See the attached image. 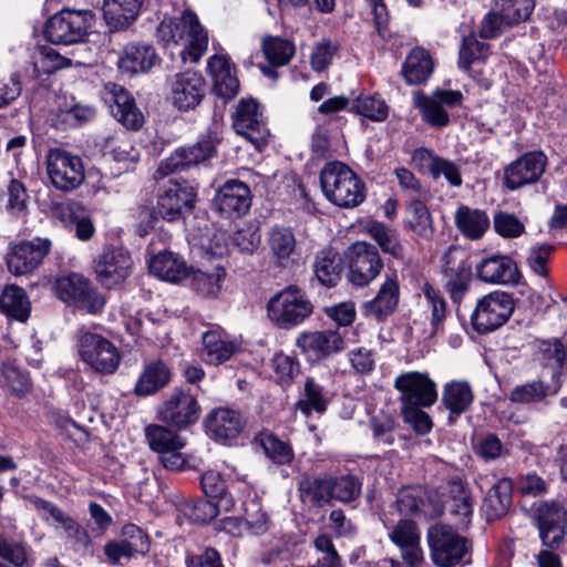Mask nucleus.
Returning <instances> with one entry per match:
<instances>
[{
	"mask_svg": "<svg viewBox=\"0 0 567 567\" xmlns=\"http://www.w3.org/2000/svg\"><path fill=\"white\" fill-rule=\"evenodd\" d=\"M330 484L332 485V501L350 503L357 499L361 494L362 483L352 474L341 476L330 475Z\"/></svg>",
	"mask_w": 567,
	"mask_h": 567,
	"instance_id": "864d4df0",
	"label": "nucleus"
},
{
	"mask_svg": "<svg viewBox=\"0 0 567 567\" xmlns=\"http://www.w3.org/2000/svg\"><path fill=\"white\" fill-rule=\"evenodd\" d=\"M313 267L320 284L327 287H334L341 279L344 262L336 250L326 249L317 255Z\"/></svg>",
	"mask_w": 567,
	"mask_h": 567,
	"instance_id": "ea45409f",
	"label": "nucleus"
},
{
	"mask_svg": "<svg viewBox=\"0 0 567 567\" xmlns=\"http://www.w3.org/2000/svg\"><path fill=\"white\" fill-rule=\"evenodd\" d=\"M320 185L326 198L336 206L353 208L365 198V185L344 163L328 162L320 171Z\"/></svg>",
	"mask_w": 567,
	"mask_h": 567,
	"instance_id": "f03ea898",
	"label": "nucleus"
},
{
	"mask_svg": "<svg viewBox=\"0 0 567 567\" xmlns=\"http://www.w3.org/2000/svg\"><path fill=\"white\" fill-rule=\"evenodd\" d=\"M269 255L279 266H287L297 251V238L290 227L275 225L266 238Z\"/></svg>",
	"mask_w": 567,
	"mask_h": 567,
	"instance_id": "c756f323",
	"label": "nucleus"
},
{
	"mask_svg": "<svg viewBox=\"0 0 567 567\" xmlns=\"http://www.w3.org/2000/svg\"><path fill=\"white\" fill-rule=\"evenodd\" d=\"M55 293L62 301L90 313H99L105 306L103 295L79 274L59 278L55 281Z\"/></svg>",
	"mask_w": 567,
	"mask_h": 567,
	"instance_id": "6e6552de",
	"label": "nucleus"
},
{
	"mask_svg": "<svg viewBox=\"0 0 567 567\" xmlns=\"http://www.w3.org/2000/svg\"><path fill=\"white\" fill-rule=\"evenodd\" d=\"M203 492L220 504L224 512H229L234 506V499L227 491L226 481L220 473L207 471L200 477Z\"/></svg>",
	"mask_w": 567,
	"mask_h": 567,
	"instance_id": "de8ad7c7",
	"label": "nucleus"
},
{
	"mask_svg": "<svg viewBox=\"0 0 567 567\" xmlns=\"http://www.w3.org/2000/svg\"><path fill=\"white\" fill-rule=\"evenodd\" d=\"M501 18L505 24H514L526 20L535 6V0H496Z\"/></svg>",
	"mask_w": 567,
	"mask_h": 567,
	"instance_id": "4d7b16f0",
	"label": "nucleus"
},
{
	"mask_svg": "<svg viewBox=\"0 0 567 567\" xmlns=\"http://www.w3.org/2000/svg\"><path fill=\"white\" fill-rule=\"evenodd\" d=\"M47 173L52 185L69 193L79 188L84 179V165L78 155L53 148L47 155Z\"/></svg>",
	"mask_w": 567,
	"mask_h": 567,
	"instance_id": "0eeeda50",
	"label": "nucleus"
},
{
	"mask_svg": "<svg viewBox=\"0 0 567 567\" xmlns=\"http://www.w3.org/2000/svg\"><path fill=\"white\" fill-rule=\"evenodd\" d=\"M93 19L90 10H61L47 21L44 35L54 44L79 43L87 35Z\"/></svg>",
	"mask_w": 567,
	"mask_h": 567,
	"instance_id": "39448f33",
	"label": "nucleus"
},
{
	"mask_svg": "<svg viewBox=\"0 0 567 567\" xmlns=\"http://www.w3.org/2000/svg\"><path fill=\"white\" fill-rule=\"evenodd\" d=\"M207 70L214 82L215 93L225 100L235 97L239 90V81L234 65L225 55H213L208 59Z\"/></svg>",
	"mask_w": 567,
	"mask_h": 567,
	"instance_id": "a878e982",
	"label": "nucleus"
},
{
	"mask_svg": "<svg viewBox=\"0 0 567 567\" xmlns=\"http://www.w3.org/2000/svg\"><path fill=\"white\" fill-rule=\"evenodd\" d=\"M350 110L372 121L381 122L388 116V105L379 95L361 94L352 101Z\"/></svg>",
	"mask_w": 567,
	"mask_h": 567,
	"instance_id": "603ef678",
	"label": "nucleus"
},
{
	"mask_svg": "<svg viewBox=\"0 0 567 567\" xmlns=\"http://www.w3.org/2000/svg\"><path fill=\"white\" fill-rule=\"evenodd\" d=\"M494 230L503 238H518L525 233V224L514 214L498 212L493 217Z\"/></svg>",
	"mask_w": 567,
	"mask_h": 567,
	"instance_id": "680f3d73",
	"label": "nucleus"
},
{
	"mask_svg": "<svg viewBox=\"0 0 567 567\" xmlns=\"http://www.w3.org/2000/svg\"><path fill=\"white\" fill-rule=\"evenodd\" d=\"M143 0H106L104 18L113 30L127 28L137 17Z\"/></svg>",
	"mask_w": 567,
	"mask_h": 567,
	"instance_id": "58836bf2",
	"label": "nucleus"
},
{
	"mask_svg": "<svg viewBox=\"0 0 567 567\" xmlns=\"http://www.w3.org/2000/svg\"><path fill=\"white\" fill-rule=\"evenodd\" d=\"M474 401V392L465 380H453L444 384L441 402L449 411V422L465 413Z\"/></svg>",
	"mask_w": 567,
	"mask_h": 567,
	"instance_id": "cd10ccee",
	"label": "nucleus"
},
{
	"mask_svg": "<svg viewBox=\"0 0 567 567\" xmlns=\"http://www.w3.org/2000/svg\"><path fill=\"white\" fill-rule=\"evenodd\" d=\"M214 205L219 215L227 219H237L246 215L251 206L249 186L238 179H228L219 186Z\"/></svg>",
	"mask_w": 567,
	"mask_h": 567,
	"instance_id": "dca6fc26",
	"label": "nucleus"
},
{
	"mask_svg": "<svg viewBox=\"0 0 567 567\" xmlns=\"http://www.w3.org/2000/svg\"><path fill=\"white\" fill-rule=\"evenodd\" d=\"M184 514L194 523H207L223 511L219 503L198 498L183 505Z\"/></svg>",
	"mask_w": 567,
	"mask_h": 567,
	"instance_id": "13d9d810",
	"label": "nucleus"
},
{
	"mask_svg": "<svg viewBox=\"0 0 567 567\" xmlns=\"http://www.w3.org/2000/svg\"><path fill=\"white\" fill-rule=\"evenodd\" d=\"M414 104L415 107L419 109L422 118L431 126L434 127H445L450 123V117L447 112L444 110L442 105H440L439 101L425 95L421 92H417L414 95Z\"/></svg>",
	"mask_w": 567,
	"mask_h": 567,
	"instance_id": "3c124183",
	"label": "nucleus"
},
{
	"mask_svg": "<svg viewBox=\"0 0 567 567\" xmlns=\"http://www.w3.org/2000/svg\"><path fill=\"white\" fill-rule=\"evenodd\" d=\"M328 399L323 388L312 378H308L303 385V398L296 403V409L305 416L311 412L322 413L327 410Z\"/></svg>",
	"mask_w": 567,
	"mask_h": 567,
	"instance_id": "8fccbe9b",
	"label": "nucleus"
},
{
	"mask_svg": "<svg viewBox=\"0 0 567 567\" xmlns=\"http://www.w3.org/2000/svg\"><path fill=\"white\" fill-rule=\"evenodd\" d=\"M312 312L313 305L306 293L295 286L279 291L267 303L268 318L281 329L300 324Z\"/></svg>",
	"mask_w": 567,
	"mask_h": 567,
	"instance_id": "20e7f679",
	"label": "nucleus"
},
{
	"mask_svg": "<svg viewBox=\"0 0 567 567\" xmlns=\"http://www.w3.org/2000/svg\"><path fill=\"white\" fill-rule=\"evenodd\" d=\"M561 388V381L545 383L542 380H534L513 388L509 393V401L515 404H536L546 401L547 396L556 395Z\"/></svg>",
	"mask_w": 567,
	"mask_h": 567,
	"instance_id": "473e14b6",
	"label": "nucleus"
},
{
	"mask_svg": "<svg viewBox=\"0 0 567 567\" xmlns=\"http://www.w3.org/2000/svg\"><path fill=\"white\" fill-rule=\"evenodd\" d=\"M0 310L19 321H25L30 315V301L25 291L14 285L7 286L0 296Z\"/></svg>",
	"mask_w": 567,
	"mask_h": 567,
	"instance_id": "37998d69",
	"label": "nucleus"
},
{
	"mask_svg": "<svg viewBox=\"0 0 567 567\" xmlns=\"http://www.w3.org/2000/svg\"><path fill=\"white\" fill-rule=\"evenodd\" d=\"M169 85L172 103L179 111L194 110L205 96L206 82L196 71L174 74Z\"/></svg>",
	"mask_w": 567,
	"mask_h": 567,
	"instance_id": "6ab92c4d",
	"label": "nucleus"
},
{
	"mask_svg": "<svg viewBox=\"0 0 567 567\" xmlns=\"http://www.w3.org/2000/svg\"><path fill=\"white\" fill-rule=\"evenodd\" d=\"M79 353L83 362L100 374H113L121 363L117 347L97 333L86 332L81 337Z\"/></svg>",
	"mask_w": 567,
	"mask_h": 567,
	"instance_id": "1a4fd4ad",
	"label": "nucleus"
},
{
	"mask_svg": "<svg viewBox=\"0 0 567 567\" xmlns=\"http://www.w3.org/2000/svg\"><path fill=\"white\" fill-rule=\"evenodd\" d=\"M216 145L217 140L208 137L192 146L176 150L168 158L161 162L155 171V177L162 178L171 173L212 158L216 154Z\"/></svg>",
	"mask_w": 567,
	"mask_h": 567,
	"instance_id": "aec40b11",
	"label": "nucleus"
},
{
	"mask_svg": "<svg viewBox=\"0 0 567 567\" xmlns=\"http://www.w3.org/2000/svg\"><path fill=\"white\" fill-rule=\"evenodd\" d=\"M0 558L11 563L16 567H22L27 563L28 556L21 543L10 540L0 533Z\"/></svg>",
	"mask_w": 567,
	"mask_h": 567,
	"instance_id": "338daca9",
	"label": "nucleus"
},
{
	"mask_svg": "<svg viewBox=\"0 0 567 567\" xmlns=\"http://www.w3.org/2000/svg\"><path fill=\"white\" fill-rule=\"evenodd\" d=\"M144 436L148 447L158 455L184 447L183 439L175 431L161 424L145 426Z\"/></svg>",
	"mask_w": 567,
	"mask_h": 567,
	"instance_id": "79ce46f5",
	"label": "nucleus"
},
{
	"mask_svg": "<svg viewBox=\"0 0 567 567\" xmlns=\"http://www.w3.org/2000/svg\"><path fill=\"white\" fill-rule=\"evenodd\" d=\"M476 275L481 281L488 284H514L518 270L509 257L492 256L477 264Z\"/></svg>",
	"mask_w": 567,
	"mask_h": 567,
	"instance_id": "c85d7f7f",
	"label": "nucleus"
},
{
	"mask_svg": "<svg viewBox=\"0 0 567 567\" xmlns=\"http://www.w3.org/2000/svg\"><path fill=\"white\" fill-rule=\"evenodd\" d=\"M299 497L309 507H323L332 502L330 475H305L298 482Z\"/></svg>",
	"mask_w": 567,
	"mask_h": 567,
	"instance_id": "7c9ffc66",
	"label": "nucleus"
},
{
	"mask_svg": "<svg viewBox=\"0 0 567 567\" xmlns=\"http://www.w3.org/2000/svg\"><path fill=\"white\" fill-rule=\"evenodd\" d=\"M426 542L436 567H466L472 564L473 544L454 527L435 524L429 527Z\"/></svg>",
	"mask_w": 567,
	"mask_h": 567,
	"instance_id": "7ed1b4c3",
	"label": "nucleus"
},
{
	"mask_svg": "<svg viewBox=\"0 0 567 567\" xmlns=\"http://www.w3.org/2000/svg\"><path fill=\"white\" fill-rule=\"evenodd\" d=\"M2 375L7 386L17 395L22 396L30 392L31 382L29 375L12 362L3 363Z\"/></svg>",
	"mask_w": 567,
	"mask_h": 567,
	"instance_id": "0e129e2a",
	"label": "nucleus"
},
{
	"mask_svg": "<svg viewBox=\"0 0 567 567\" xmlns=\"http://www.w3.org/2000/svg\"><path fill=\"white\" fill-rule=\"evenodd\" d=\"M260 444L265 454L276 464H289L293 460L291 446L272 434L261 436Z\"/></svg>",
	"mask_w": 567,
	"mask_h": 567,
	"instance_id": "bf43d9fd",
	"label": "nucleus"
},
{
	"mask_svg": "<svg viewBox=\"0 0 567 567\" xmlns=\"http://www.w3.org/2000/svg\"><path fill=\"white\" fill-rule=\"evenodd\" d=\"M297 346L312 360H322L344 347L341 334L334 330L303 332L297 339Z\"/></svg>",
	"mask_w": 567,
	"mask_h": 567,
	"instance_id": "b1692460",
	"label": "nucleus"
},
{
	"mask_svg": "<svg viewBox=\"0 0 567 567\" xmlns=\"http://www.w3.org/2000/svg\"><path fill=\"white\" fill-rule=\"evenodd\" d=\"M233 126L237 134L257 148H260L269 136L264 116L254 99H243L238 102L233 114Z\"/></svg>",
	"mask_w": 567,
	"mask_h": 567,
	"instance_id": "2eb2a0df",
	"label": "nucleus"
},
{
	"mask_svg": "<svg viewBox=\"0 0 567 567\" xmlns=\"http://www.w3.org/2000/svg\"><path fill=\"white\" fill-rule=\"evenodd\" d=\"M454 223L461 234L471 240L482 238L489 228L487 214L482 209L471 208L466 205L456 209Z\"/></svg>",
	"mask_w": 567,
	"mask_h": 567,
	"instance_id": "e433bc0d",
	"label": "nucleus"
},
{
	"mask_svg": "<svg viewBox=\"0 0 567 567\" xmlns=\"http://www.w3.org/2000/svg\"><path fill=\"white\" fill-rule=\"evenodd\" d=\"M51 250V240L34 238L14 245L7 254L6 261L11 274L20 276L38 268Z\"/></svg>",
	"mask_w": 567,
	"mask_h": 567,
	"instance_id": "a211bd4d",
	"label": "nucleus"
},
{
	"mask_svg": "<svg viewBox=\"0 0 567 567\" xmlns=\"http://www.w3.org/2000/svg\"><path fill=\"white\" fill-rule=\"evenodd\" d=\"M394 388L402 406H432L437 400L436 383L426 372H403L395 378Z\"/></svg>",
	"mask_w": 567,
	"mask_h": 567,
	"instance_id": "9d476101",
	"label": "nucleus"
},
{
	"mask_svg": "<svg viewBox=\"0 0 567 567\" xmlns=\"http://www.w3.org/2000/svg\"><path fill=\"white\" fill-rule=\"evenodd\" d=\"M400 285L396 275H386L375 297L362 305V313L379 321L384 320L398 308Z\"/></svg>",
	"mask_w": 567,
	"mask_h": 567,
	"instance_id": "393cba45",
	"label": "nucleus"
},
{
	"mask_svg": "<svg viewBox=\"0 0 567 567\" xmlns=\"http://www.w3.org/2000/svg\"><path fill=\"white\" fill-rule=\"evenodd\" d=\"M423 295L427 308L431 310V324L434 331H437L442 328L443 321L446 318V301L430 284L424 285Z\"/></svg>",
	"mask_w": 567,
	"mask_h": 567,
	"instance_id": "e2e57ef3",
	"label": "nucleus"
},
{
	"mask_svg": "<svg viewBox=\"0 0 567 567\" xmlns=\"http://www.w3.org/2000/svg\"><path fill=\"white\" fill-rule=\"evenodd\" d=\"M391 542L399 547L403 561L409 567H419L424 555L420 545V530L415 522L401 519L389 534Z\"/></svg>",
	"mask_w": 567,
	"mask_h": 567,
	"instance_id": "4be33fe9",
	"label": "nucleus"
},
{
	"mask_svg": "<svg viewBox=\"0 0 567 567\" xmlns=\"http://www.w3.org/2000/svg\"><path fill=\"white\" fill-rule=\"evenodd\" d=\"M368 233L378 243L383 252L396 258L402 256V247L395 230L388 228L382 223L373 221L369 225Z\"/></svg>",
	"mask_w": 567,
	"mask_h": 567,
	"instance_id": "6e6d98bb",
	"label": "nucleus"
},
{
	"mask_svg": "<svg viewBox=\"0 0 567 567\" xmlns=\"http://www.w3.org/2000/svg\"><path fill=\"white\" fill-rule=\"evenodd\" d=\"M199 412L200 406L194 395L183 389H174L158 408L157 417L182 430L196 423Z\"/></svg>",
	"mask_w": 567,
	"mask_h": 567,
	"instance_id": "4468645a",
	"label": "nucleus"
},
{
	"mask_svg": "<svg viewBox=\"0 0 567 567\" xmlns=\"http://www.w3.org/2000/svg\"><path fill=\"white\" fill-rule=\"evenodd\" d=\"M150 271L162 280L179 282L189 275L186 262L172 251H162L148 262Z\"/></svg>",
	"mask_w": 567,
	"mask_h": 567,
	"instance_id": "72a5a7b5",
	"label": "nucleus"
},
{
	"mask_svg": "<svg viewBox=\"0 0 567 567\" xmlns=\"http://www.w3.org/2000/svg\"><path fill=\"white\" fill-rule=\"evenodd\" d=\"M172 379L169 368L161 360L147 363L144 367L135 386L137 396H147L165 388Z\"/></svg>",
	"mask_w": 567,
	"mask_h": 567,
	"instance_id": "f704fd0d",
	"label": "nucleus"
},
{
	"mask_svg": "<svg viewBox=\"0 0 567 567\" xmlns=\"http://www.w3.org/2000/svg\"><path fill=\"white\" fill-rule=\"evenodd\" d=\"M537 513L538 529L544 546L558 547L566 534V509L557 503H544Z\"/></svg>",
	"mask_w": 567,
	"mask_h": 567,
	"instance_id": "5701e85b",
	"label": "nucleus"
},
{
	"mask_svg": "<svg viewBox=\"0 0 567 567\" xmlns=\"http://www.w3.org/2000/svg\"><path fill=\"white\" fill-rule=\"evenodd\" d=\"M396 508L401 515H416L421 512L423 501L420 491L414 488H402L396 496Z\"/></svg>",
	"mask_w": 567,
	"mask_h": 567,
	"instance_id": "774afa93",
	"label": "nucleus"
},
{
	"mask_svg": "<svg viewBox=\"0 0 567 567\" xmlns=\"http://www.w3.org/2000/svg\"><path fill=\"white\" fill-rule=\"evenodd\" d=\"M513 484L508 478H502L487 492L483 511L487 520H495L505 516L512 504Z\"/></svg>",
	"mask_w": 567,
	"mask_h": 567,
	"instance_id": "4c0bfd02",
	"label": "nucleus"
},
{
	"mask_svg": "<svg viewBox=\"0 0 567 567\" xmlns=\"http://www.w3.org/2000/svg\"><path fill=\"white\" fill-rule=\"evenodd\" d=\"M205 425L216 440L226 441L237 437L245 426L241 414L228 408L213 410L205 420Z\"/></svg>",
	"mask_w": 567,
	"mask_h": 567,
	"instance_id": "bb28decb",
	"label": "nucleus"
},
{
	"mask_svg": "<svg viewBox=\"0 0 567 567\" xmlns=\"http://www.w3.org/2000/svg\"><path fill=\"white\" fill-rule=\"evenodd\" d=\"M487 48L486 43L480 42L473 34L464 37L458 53V66L468 71L474 61L486 56Z\"/></svg>",
	"mask_w": 567,
	"mask_h": 567,
	"instance_id": "052dcab7",
	"label": "nucleus"
},
{
	"mask_svg": "<svg viewBox=\"0 0 567 567\" xmlns=\"http://www.w3.org/2000/svg\"><path fill=\"white\" fill-rule=\"evenodd\" d=\"M105 90V101L113 116L127 130L138 131L144 124V116L130 92L115 83L106 84Z\"/></svg>",
	"mask_w": 567,
	"mask_h": 567,
	"instance_id": "412c9836",
	"label": "nucleus"
},
{
	"mask_svg": "<svg viewBox=\"0 0 567 567\" xmlns=\"http://www.w3.org/2000/svg\"><path fill=\"white\" fill-rule=\"evenodd\" d=\"M406 224L417 236L430 239L433 235L432 217L426 205L414 198L406 208Z\"/></svg>",
	"mask_w": 567,
	"mask_h": 567,
	"instance_id": "49530a36",
	"label": "nucleus"
},
{
	"mask_svg": "<svg viewBox=\"0 0 567 567\" xmlns=\"http://www.w3.org/2000/svg\"><path fill=\"white\" fill-rule=\"evenodd\" d=\"M547 156L543 151L527 152L507 165L504 169V185L517 190L536 184L546 171Z\"/></svg>",
	"mask_w": 567,
	"mask_h": 567,
	"instance_id": "f8f14e48",
	"label": "nucleus"
},
{
	"mask_svg": "<svg viewBox=\"0 0 567 567\" xmlns=\"http://www.w3.org/2000/svg\"><path fill=\"white\" fill-rule=\"evenodd\" d=\"M157 39L166 47L182 44L181 56L193 63L199 61L207 50L208 35L194 12L185 11L182 17L164 19L156 30Z\"/></svg>",
	"mask_w": 567,
	"mask_h": 567,
	"instance_id": "f257e3e1",
	"label": "nucleus"
},
{
	"mask_svg": "<svg viewBox=\"0 0 567 567\" xmlns=\"http://www.w3.org/2000/svg\"><path fill=\"white\" fill-rule=\"evenodd\" d=\"M196 190L186 181H169L158 195L156 212L165 220L175 221L195 206Z\"/></svg>",
	"mask_w": 567,
	"mask_h": 567,
	"instance_id": "ddd939ff",
	"label": "nucleus"
},
{
	"mask_svg": "<svg viewBox=\"0 0 567 567\" xmlns=\"http://www.w3.org/2000/svg\"><path fill=\"white\" fill-rule=\"evenodd\" d=\"M133 260L122 248H105L96 258L94 271L106 288L120 286L130 276Z\"/></svg>",
	"mask_w": 567,
	"mask_h": 567,
	"instance_id": "f3484780",
	"label": "nucleus"
},
{
	"mask_svg": "<svg viewBox=\"0 0 567 567\" xmlns=\"http://www.w3.org/2000/svg\"><path fill=\"white\" fill-rule=\"evenodd\" d=\"M234 342L225 341L216 331H207L203 334V359L209 364H221L229 360L236 352Z\"/></svg>",
	"mask_w": 567,
	"mask_h": 567,
	"instance_id": "c03bdc74",
	"label": "nucleus"
},
{
	"mask_svg": "<svg viewBox=\"0 0 567 567\" xmlns=\"http://www.w3.org/2000/svg\"><path fill=\"white\" fill-rule=\"evenodd\" d=\"M445 290L455 305H460L470 289L472 280L471 268L464 264L457 267H447L445 269Z\"/></svg>",
	"mask_w": 567,
	"mask_h": 567,
	"instance_id": "a18cd8bd",
	"label": "nucleus"
},
{
	"mask_svg": "<svg viewBox=\"0 0 567 567\" xmlns=\"http://www.w3.org/2000/svg\"><path fill=\"white\" fill-rule=\"evenodd\" d=\"M157 61L152 45L145 43L127 44L120 59L118 66L123 72L136 74L151 70Z\"/></svg>",
	"mask_w": 567,
	"mask_h": 567,
	"instance_id": "c9c22d12",
	"label": "nucleus"
},
{
	"mask_svg": "<svg viewBox=\"0 0 567 567\" xmlns=\"http://www.w3.org/2000/svg\"><path fill=\"white\" fill-rule=\"evenodd\" d=\"M555 249V246L547 243H536L532 245L527 249L525 257V264L528 270L540 279L547 280L549 278L548 264Z\"/></svg>",
	"mask_w": 567,
	"mask_h": 567,
	"instance_id": "09e8293b",
	"label": "nucleus"
},
{
	"mask_svg": "<svg viewBox=\"0 0 567 567\" xmlns=\"http://www.w3.org/2000/svg\"><path fill=\"white\" fill-rule=\"evenodd\" d=\"M262 50L272 66L288 64L295 54V45L290 41L272 37L262 41Z\"/></svg>",
	"mask_w": 567,
	"mask_h": 567,
	"instance_id": "5fc2aeb1",
	"label": "nucleus"
},
{
	"mask_svg": "<svg viewBox=\"0 0 567 567\" xmlns=\"http://www.w3.org/2000/svg\"><path fill=\"white\" fill-rule=\"evenodd\" d=\"M433 72V61L430 53L421 48L413 49L406 56L402 73L409 84L425 82Z\"/></svg>",
	"mask_w": 567,
	"mask_h": 567,
	"instance_id": "a19ab883",
	"label": "nucleus"
},
{
	"mask_svg": "<svg viewBox=\"0 0 567 567\" xmlns=\"http://www.w3.org/2000/svg\"><path fill=\"white\" fill-rule=\"evenodd\" d=\"M535 344L539 363L551 369V380L560 381L561 370L567 364V344L559 338L537 339Z\"/></svg>",
	"mask_w": 567,
	"mask_h": 567,
	"instance_id": "2f4dec72",
	"label": "nucleus"
},
{
	"mask_svg": "<svg viewBox=\"0 0 567 567\" xmlns=\"http://www.w3.org/2000/svg\"><path fill=\"white\" fill-rule=\"evenodd\" d=\"M349 262V281L355 286H367L380 274L383 261L375 246L358 241L347 251Z\"/></svg>",
	"mask_w": 567,
	"mask_h": 567,
	"instance_id": "9b49d317",
	"label": "nucleus"
},
{
	"mask_svg": "<svg viewBox=\"0 0 567 567\" xmlns=\"http://www.w3.org/2000/svg\"><path fill=\"white\" fill-rule=\"evenodd\" d=\"M423 408L424 406H401L404 422L420 435L427 434L433 425L430 415L423 411Z\"/></svg>",
	"mask_w": 567,
	"mask_h": 567,
	"instance_id": "69168bd1",
	"label": "nucleus"
},
{
	"mask_svg": "<svg viewBox=\"0 0 567 567\" xmlns=\"http://www.w3.org/2000/svg\"><path fill=\"white\" fill-rule=\"evenodd\" d=\"M513 311V297L505 291H494L477 301L471 322L476 332L489 333L504 326Z\"/></svg>",
	"mask_w": 567,
	"mask_h": 567,
	"instance_id": "423d86ee",
	"label": "nucleus"
}]
</instances>
